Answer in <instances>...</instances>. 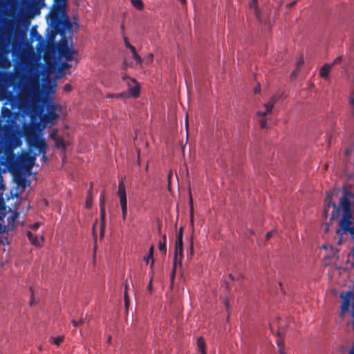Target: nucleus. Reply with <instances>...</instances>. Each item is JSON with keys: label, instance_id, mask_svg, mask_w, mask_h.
<instances>
[{"label": "nucleus", "instance_id": "1", "mask_svg": "<svg viewBox=\"0 0 354 354\" xmlns=\"http://www.w3.org/2000/svg\"><path fill=\"white\" fill-rule=\"evenodd\" d=\"M21 103L30 112L40 118L45 124H54L59 118L56 113L61 106L56 105L53 100L44 95L39 80L37 77H30L24 86L19 95Z\"/></svg>", "mask_w": 354, "mask_h": 354}, {"label": "nucleus", "instance_id": "2", "mask_svg": "<svg viewBox=\"0 0 354 354\" xmlns=\"http://www.w3.org/2000/svg\"><path fill=\"white\" fill-rule=\"evenodd\" d=\"M66 0H54L50 11L46 15L47 23L51 28V39L57 35H64L71 29L72 23L66 13Z\"/></svg>", "mask_w": 354, "mask_h": 354}, {"label": "nucleus", "instance_id": "3", "mask_svg": "<svg viewBox=\"0 0 354 354\" xmlns=\"http://www.w3.org/2000/svg\"><path fill=\"white\" fill-rule=\"evenodd\" d=\"M26 140L30 146H32L38 149L39 152H44L47 149V144L45 140L40 136L33 133L31 136H26Z\"/></svg>", "mask_w": 354, "mask_h": 354}, {"label": "nucleus", "instance_id": "4", "mask_svg": "<svg viewBox=\"0 0 354 354\" xmlns=\"http://www.w3.org/2000/svg\"><path fill=\"white\" fill-rule=\"evenodd\" d=\"M118 195L120 198V203L122 209V220L124 221L127 214V198L126 194V188L124 183L120 181L118 183Z\"/></svg>", "mask_w": 354, "mask_h": 354}, {"label": "nucleus", "instance_id": "5", "mask_svg": "<svg viewBox=\"0 0 354 354\" xmlns=\"http://www.w3.org/2000/svg\"><path fill=\"white\" fill-rule=\"evenodd\" d=\"M351 214H343L342 218L339 221L340 229H337L336 233L342 235L343 233L350 232L352 235L354 234V227H350Z\"/></svg>", "mask_w": 354, "mask_h": 354}, {"label": "nucleus", "instance_id": "6", "mask_svg": "<svg viewBox=\"0 0 354 354\" xmlns=\"http://www.w3.org/2000/svg\"><path fill=\"white\" fill-rule=\"evenodd\" d=\"M122 79L123 81H127L130 95L135 98L138 97L140 93V86L138 82L135 79L131 78L127 75L123 76Z\"/></svg>", "mask_w": 354, "mask_h": 354}, {"label": "nucleus", "instance_id": "7", "mask_svg": "<svg viewBox=\"0 0 354 354\" xmlns=\"http://www.w3.org/2000/svg\"><path fill=\"white\" fill-rule=\"evenodd\" d=\"M183 240H176L175 243V252H174V270L171 276V280L173 282L175 274H176V263L178 261V256L179 255L180 259L179 261L180 262L183 258Z\"/></svg>", "mask_w": 354, "mask_h": 354}, {"label": "nucleus", "instance_id": "8", "mask_svg": "<svg viewBox=\"0 0 354 354\" xmlns=\"http://www.w3.org/2000/svg\"><path fill=\"white\" fill-rule=\"evenodd\" d=\"M36 154L23 155L19 160L20 166L26 171H30L33 167L36 160Z\"/></svg>", "mask_w": 354, "mask_h": 354}, {"label": "nucleus", "instance_id": "9", "mask_svg": "<svg viewBox=\"0 0 354 354\" xmlns=\"http://www.w3.org/2000/svg\"><path fill=\"white\" fill-rule=\"evenodd\" d=\"M340 298L342 299L341 304V316H343L349 308L350 300L354 299V292L349 290L346 292H342Z\"/></svg>", "mask_w": 354, "mask_h": 354}, {"label": "nucleus", "instance_id": "10", "mask_svg": "<svg viewBox=\"0 0 354 354\" xmlns=\"http://www.w3.org/2000/svg\"><path fill=\"white\" fill-rule=\"evenodd\" d=\"M283 97V94L276 95L272 96L270 100L265 104L264 106L266 108L265 112H258L257 114L259 116H266L267 114L270 113L273 109L274 104Z\"/></svg>", "mask_w": 354, "mask_h": 354}, {"label": "nucleus", "instance_id": "11", "mask_svg": "<svg viewBox=\"0 0 354 354\" xmlns=\"http://www.w3.org/2000/svg\"><path fill=\"white\" fill-rule=\"evenodd\" d=\"M340 207L343 214H351V202L346 197H342L339 201Z\"/></svg>", "mask_w": 354, "mask_h": 354}, {"label": "nucleus", "instance_id": "12", "mask_svg": "<svg viewBox=\"0 0 354 354\" xmlns=\"http://www.w3.org/2000/svg\"><path fill=\"white\" fill-rule=\"evenodd\" d=\"M70 50L71 48L68 47V42L65 39L62 41L57 46V52L59 57Z\"/></svg>", "mask_w": 354, "mask_h": 354}, {"label": "nucleus", "instance_id": "13", "mask_svg": "<svg viewBox=\"0 0 354 354\" xmlns=\"http://www.w3.org/2000/svg\"><path fill=\"white\" fill-rule=\"evenodd\" d=\"M331 66L332 65L328 64H325L322 66L319 70V75L324 79H327L328 77Z\"/></svg>", "mask_w": 354, "mask_h": 354}, {"label": "nucleus", "instance_id": "14", "mask_svg": "<svg viewBox=\"0 0 354 354\" xmlns=\"http://www.w3.org/2000/svg\"><path fill=\"white\" fill-rule=\"evenodd\" d=\"M331 207H333V212L331 213L330 221L337 220L339 216V207L333 202L331 201Z\"/></svg>", "mask_w": 354, "mask_h": 354}, {"label": "nucleus", "instance_id": "15", "mask_svg": "<svg viewBox=\"0 0 354 354\" xmlns=\"http://www.w3.org/2000/svg\"><path fill=\"white\" fill-rule=\"evenodd\" d=\"M167 236L164 234L162 236V239L159 241L158 249L162 254H165L167 252Z\"/></svg>", "mask_w": 354, "mask_h": 354}, {"label": "nucleus", "instance_id": "16", "mask_svg": "<svg viewBox=\"0 0 354 354\" xmlns=\"http://www.w3.org/2000/svg\"><path fill=\"white\" fill-rule=\"evenodd\" d=\"M93 183L91 182L90 183V189L87 192L86 204H85V207L87 209H90L91 207V206H92L93 198H92V191H91V189L93 187Z\"/></svg>", "mask_w": 354, "mask_h": 354}, {"label": "nucleus", "instance_id": "17", "mask_svg": "<svg viewBox=\"0 0 354 354\" xmlns=\"http://www.w3.org/2000/svg\"><path fill=\"white\" fill-rule=\"evenodd\" d=\"M331 197H332V194L327 192V200H328V202L325 205L324 209V216L325 217V218H327V216L328 215L329 209L331 207V204H330V203H331Z\"/></svg>", "mask_w": 354, "mask_h": 354}, {"label": "nucleus", "instance_id": "18", "mask_svg": "<svg viewBox=\"0 0 354 354\" xmlns=\"http://www.w3.org/2000/svg\"><path fill=\"white\" fill-rule=\"evenodd\" d=\"M105 216H106L105 209L102 208V209H100V221H101V223H100L101 234L103 233V232L104 230V227H105Z\"/></svg>", "mask_w": 354, "mask_h": 354}, {"label": "nucleus", "instance_id": "19", "mask_svg": "<svg viewBox=\"0 0 354 354\" xmlns=\"http://www.w3.org/2000/svg\"><path fill=\"white\" fill-rule=\"evenodd\" d=\"M197 346L198 347V350L202 354H206L205 342L202 337L197 339Z\"/></svg>", "mask_w": 354, "mask_h": 354}, {"label": "nucleus", "instance_id": "20", "mask_svg": "<svg viewBox=\"0 0 354 354\" xmlns=\"http://www.w3.org/2000/svg\"><path fill=\"white\" fill-rule=\"evenodd\" d=\"M27 236L32 244H33L35 245H40V243H39L37 236L34 234L32 232L28 231L27 232Z\"/></svg>", "mask_w": 354, "mask_h": 354}, {"label": "nucleus", "instance_id": "21", "mask_svg": "<svg viewBox=\"0 0 354 354\" xmlns=\"http://www.w3.org/2000/svg\"><path fill=\"white\" fill-rule=\"evenodd\" d=\"M77 53V50L71 49L69 51L63 54L60 57L65 58L66 61L69 62L73 59V55Z\"/></svg>", "mask_w": 354, "mask_h": 354}, {"label": "nucleus", "instance_id": "22", "mask_svg": "<svg viewBox=\"0 0 354 354\" xmlns=\"http://www.w3.org/2000/svg\"><path fill=\"white\" fill-rule=\"evenodd\" d=\"M133 58L136 60L137 64H141L142 62V59L141 57L137 53L136 48L133 47L130 49Z\"/></svg>", "mask_w": 354, "mask_h": 354}, {"label": "nucleus", "instance_id": "23", "mask_svg": "<svg viewBox=\"0 0 354 354\" xmlns=\"http://www.w3.org/2000/svg\"><path fill=\"white\" fill-rule=\"evenodd\" d=\"M132 5L138 10H142L144 8V4L142 0H131Z\"/></svg>", "mask_w": 354, "mask_h": 354}, {"label": "nucleus", "instance_id": "24", "mask_svg": "<svg viewBox=\"0 0 354 354\" xmlns=\"http://www.w3.org/2000/svg\"><path fill=\"white\" fill-rule=\"evenodd\" d=\"M106 201V198L104 192H102L100 196V209H105V203Z\"/></svg>", "mask_w": 354, "mask_h": 354}, {"label": "nucleus", "instance_id": "25", "mask_svg": "<svg viewBox=\"0 0 354 354\" xmlns=\"http://www.w3.org/2000/svg\"><path fill=\"white\" fill-rule=\"evenodd\" d=\"M17 181L19 185H23L24 187H25L26 184L30 183V181L28 179L22 176H18L17 178Z\"/></svg>", "mask_w": 354, "mask_h": 354}, {"label": "nucleus", "instance_id": "26", "mask_svg": "<svg viewBox=\"0 0 354 354\" xmlns=\"http://www.w3.org/2000/svg\"><path fill=\"white\" fill-rule=\"evenodd\" d=\"M153 246L151 245L150 247L149 251V258H151V262L150 263L151 270L153 269V266H154V259L153 258Z\"/></svg>", "mask_w": 354, "mask_h": 354}, {"label": "nucleus", "instance_id": "27", "mask_svg": "<svg viewBox=\"0 0 354 354\" xmlns=\"http://www.w3.org/2000/svg\"><path fill=\"white\" fill-rule=\"evenodd\" d=\"M55 142L57 148H62L63 149H65V143L63 139L58 138L57 140L55 141Z\"/></svg>", "mask_w": 354, "mask_h": 354}, {"label": "nucleus", "instance_id": "28", "mask_svg": "<svg viewBox=\"0 0 354 354\" xmlns=\"http://www.w3.org/2000/svg\"><path fill=\"white\" fill-rule=\"evenodd\" d=\"M50 340L55 344L59 346L63 342L64 337L63 336H59V337H50Z\"/></svg>", "mask_w": 354, "mask_h": 354}, {"label": "nucleus", "instance_id": "29", "mask_svg": "<svg viewBox=\"0 0 354 354\" xmlns=\"http://www.w3.org/2000/svg\"><path fill=\"white\" fill-rule=\"evenodd\" d=\"M127 288H128L127 284H126L125 285V290H124V304H125L126 308H128L129 304V297L128 295Z\"/></svg>", "mask_w": 354, "mask_h": 354}, {"label": "nucleus", "instance_id": "30", "mask_svg": "<svg viewBox=\"0 0 354 354\" xmlns=\"http://www.w3.org/2000/svg\"><path fill=\"white\" fill-rule=\"evenodd\" d=\"M71 67V65L68 64L66 61L60 64L59 71H66L69 69Z\"/></svg>", "mask_w": 354, "mask_h": 354}, {"label": "nucleus", "instance_id": "31", "mask_svg": "<svg viewBox=\"0 0 354 354\" xmlns=\"http://www.w3.org/2000/svg\"><path fill=\"white\" fill-rule=\"evenodd\" d=\"M189 206H190V214H191V218H193V212H194V207H193V198L191 192H189Z\"/></svg>", "mask_w": 354, "mask_h": 354}, {"label": "nucleus", "instance_id": "32", "mask_svg": "<svg viewBox=\"0 0 354 354\" xmlns=\"http://www.w3.org/2000/svg\"><path fill=\"white\" fill-rule=\"evenodd\" d=\"M261 118L259 120V124H260L261 127L262 129H263V128L266 127L267 122H266V120L265 119L266 116H261Z\"/></svg>", "mask_w": 354, "mask_h": 354}, {"label": "nucleus", "instance_id": "33", "mask_svg": "<svg viewBox=\"0 0 354 354\" xmlns=\"http://www.w3.org/2000/svg\"><path fill=\"white\" fill-rule=\"evenodd\" d=\"M183 227H180L179 228L178 232L177 234L176 240H183Z\"/></svg>", "mask_w": 354, "mask_h": 354}, {"label": "nucleus", "instance_id": "34", "mask_svg": "<svg viewBox=\"0 0 354 354\" xmlns=\"http://www.w3.org/2000/svg\"><path fill=\"white\" fill-rule=\"evenodd\" d=\"M153 274V269L151 270V277L150 278V280H149V284H148V286H147V289H148V290L149 291L150 293L152 292Z\"/></svg>", "mask_w": 354, "mask_h": 354}, {"label": "nucleus", "instance_id": "35", "mask_svg": "<svg viewBox=\"0 0 354 354\" xmlns=\"http://www.w3.org/2000/svg\"><path fill=\"white\" fill-rule=\"evenodd\" d=\"M50 138L55 141L56 140H57L58 138V136H57V130H55L53 131L50 134Z\"/></svg>", "mask_w": 354, "mask_h": 354}, {"label": "nucleus", "instance_id": "36", "mask_svg": "<svg viewBox=\"0 0 354 354\" xmlns=\"http://www.w3.org/2000/svg\"><path fill=\"white\" fill-rule=\"evenodd\" d=\"M124 44H125L126 48H129V49L130 50V49H131V48L134 47L133 46H132V45L129 43V40H128V38H127V37H124Z\"/></svg>", "mask_w": 354, "mask_h": 354}, {"label": "nucleus", "instance_id": "37", "mask_svg": "<svg viewBox=\"0 0 354 354\" xmlns=\"http://www.w3.org/2000/svg\"><path fill=\"white\" fill-rule=\"evenodd\" d=\"M84 323V321L83 319H80V321L77 322L75 320H73L72 321V324L73 325L74 327H77V326H80L81 324H82Z\"/></svg>", "mask_w": 354, "mask_h": 354}, {"label": "nucleus", "instance_id": "38", "mask_svg": "<svg viewBox=\"0 0 354 354\" xmlns=\"http://www.w3.org/2000/svg\"><path fill=\"white\" fill-rule=\"evenodd\" d=\"M343 193H344V196L343 197H346L348 198V196H353V194L352 192H348V190H346V189H343Z\"/></svg>", "mask_w": 354, "mask_h": 354}, {"label": "nucleus", "instance_id": "39", "mask_svg": "<svg viewBox=\"0 0 354 354\" xmlns=\"http://www.w3.org/2000/svg\"><path fill=\"white\" fill-rule=\"evenodd\" d=\"M277 344L278 345L279 348L280 347H283V348L284 349V344H283V342L282 339H280V338L277 339Z\"/></svg>", "mask_w": 354, "mask_h": 354}, {"label": "nucleus", "instance_id": "40", "mask_svg": "<svg viewBox=\"0 0 354 354\" xmlns=\"http://www.w3.org/2000/svg\"><path fill=\"white\" fill-rule=\"evenodd\" d=\"M64 90L66 91V92H70L72 91V86L71 84H66L64 87Z\"/></svg>", "mask_w": 354, "mask_h": 354}, {"label": "nucleus", "instance_id": "41", "mask_svg": "<svg viewBox=\"0 0 354 354\" xmlns=\"http://www.w3.org/2000/svg\"><path fill=\"white\" fill-rule=\"evenodd\" d=\"M127 96V94L126 93H120L115 94V97H117V98H124V97H126Z\"/></svg>", "mask_w": 354, "mask_h": 354}, {"label": "nucleus", "instance_id": "42", "mask_svg": "<svg viewBox=\"0 0 354 354\" xmlns=\"http://www.w3.org/2000/svg\"><path fill=\"white\" fill-rule=\"evenodd\" d=\"M41 154V159L43 160L44 162H46L48 160V158L46 157V150H44V152H39Z\"/></svg>", "mask_w": 354, "mask_h": 354}, {"label": "nucleus", "instance_id": "43", "mask_svg": "<svg viewBox=\"0 0 354 354\" xmlns=\"http://www.w3.org/2000/svg\"><path fill=\"white\" fill-rule=\"evenodd\" d=\"M40 223L39 222H35L30 227L33 230H35V229H37L39 226H40Z\"/></svg>", "mask_w": 354, "mask_h": 354}, {"label": "nucleus", "instance_id": "44", "mask_svg": "<svg viewBox=\"0 0 354 354\" xmlns=\"http://www.w3.org/2000/svg\"><path fill=\"white\" fill-rule=\"evenodd\" d=\"M273 233H274L273 231L268 232L266 235V239L268 240L270 237H272V236L273 235Z\"/></svg>", "mask_w": 354, "mask_h": 354}, {"label": "nucleus", "instance_id": "45", "mask_svg": "<svg viewBox=\"0 0 354 354\" xmlns=\"http://www.w3.org/2000/svg\"><path fill=\"white\" fill-rule=\"evenodd\" d=\"M30 291H31L32 299H31V300H30V306H32V305L35 304V301H34V299H33V295H34V293H33V291H32V288H30Z\"/></svg>", "mask_w": 354, "mask_h": 354}, {"label": "nucleus", "instance_id": "46", "mask_svg": "<svg viewBox=\"0 0 354 354\" xmlns=\"http://www.w3.org/2000/svg\"><path fill=\"white\" fill-rule=\"evenodd\" d=\"M341 60V57H337L334 61H333V63L332 65L333 64H337L340 62Z\"/></svg>", "mask_w": 354, "mask_h": 354}, {"label": "nucleus", "instance_id": "47", "mask_svg": "<svg viewBox=\"0 0 354 354\" xmlns=\"http://www.w3.org/2000/svg\"><path fill=\"white\" fill-rule=\"evenodd\" d=\"M193 252H194V248H193V243L192 242H191L190 243V257H192L193 255Z\"/></svg>", "mask_w": 354, "mask_h": 354}, {"label": "nucleus", "instance_id": "48", "mask_svg": "<svg viewBox=\"0 0 354 354\" xmlns=\"http://www.w3.org/2000/svg\"><path fill=\"white\" fill-rule=\"evenodd\" d=\"M279 354H287L283 347H280L279 349Z\"/></svg>", "mask_w": 354, "mask_h": 354}, {"label": "nucleus", "instance_id": "49", "mask_svg": "<svg viewBox=\"0 0 354 354\" xmlns=\"http://www.w3.org/2000/svg\"><path fill=\"white\" fill-rule=\"evenodd\" d=\"M257 2H258V0H252V3L250 4V6L251 7L256 6V5L257 4Z\"/></svg>", "mask_w": 354, "mask_h": 354}, {"label": "nucleus", "instance_id": "50", "mask_svg": "<svg viewBox=\"0 0 354 354\" xmlns=\"http://www.w3.org/2000/svg\"><path fill=\"white\" fill-rule=\"evenodd\" d=\"M254 91L255 93H259L260 92L259 85L254 88Z\"/></svg>", "mask_w": 354, "mask_h": 354}, {"label": "nucleus", "instance_id": "51", "mask_svg": "<svg viewBox=\"0 0 354 354\" xmlns=\"http://www.w3.org/2000/svg\"><path fill=\"white\" fill-rule=\"evenodd\" d=\"M304 62V59L301 58L297 62V67H299L300 65L303 64Z\"/></svg>", "mask_w": 354, "mask_h": 354}, {"label": "nucleus", "instance_id": "52", "mask_svg": "<svg viewBox=\"0 0 354 354\" xmlns=\"http://www.w3.org/2000/svg\"><path fill=\"white\" fill-rule=\"evenodd\" d=\"M144 260L145 261L146 263L147 264V263H149V260L151 261V258H149V255H148L147 257L144 258Z\"/></svg>", "mask_w": 354, "mask_h": 354}, {"label": "nucleus", "instance_id": "53", "mask_svg": "<svg viewBox=\"0 0 354 354\" xmlns=\"http://www.w3.org/2000/svg\"><path fill=\"white\" fill-rule=\"evenodd\" d=\"M352 317L353 318V330H354V304L353 305V313H352Z\"/></svg>", "mask_w": 354, "mask_h": 354}, {"label": "nucleus", "instance_id": "54", "mask_svg": "<svg viewBox=\"0 0 354 354\" xmlns=\"http://www.w3.org/2000/svg\"><path fill=\"white\" fill-rule=\"evenodd\" d=\"M107 97H109V98L115 97V95L109 94V95H107Z\"/></svg>", "mask_w": 354, "mask_h": 354}, {"label": "nucleus", "instance_id": "55", "mask_svg": "<svg viewBox=\"0 0 354 354\" xmlns=\"http://www.w3.org/2000/svg\"><path fill=\"white\" fill-rule=\"evenodd\" d=\"M328 231H329V227H328V225H327V227L324 230V232L327 233Z\"/></svg>", "mask_w": 354, "mask_h": 354}, {"label": "nucleus", "instance_id": "56", "mask_svg": "<svg viewBox=\"0 0 354 354\" xmlns=\"http://www.w3.org/2000/svg\"><path fill=\"white\" fill-rule=\"evenodd\" d=\"M229 277L230 278V279H231L232 281H234V277L232 276V274H229Z\"/></svg>", "mask_w": 354, "mask_h": 354}, {"label": "nucleus", "instance_id": "57", "mask_svg": "<svg viewBox=\"0 0 354 354\" xmlns=\"http://www.w3.org/2000/svg\"><path fill=\"white\" fill-rule=\"evenodd\" d=\"M225 285H226V289L229 290L230 289V286H229L228 282H225Z\"/></svg>", "mask_w": 354, "mask_h": 354}, {"label": "nucleus", "instance_id": "58", "mask_svg": "<svg viewBox=\"0 0 354 354\" xmlns=\"http://www.w3.org/2000/svg\"><path fill=\"white\" fill-rule=\"evenodd\" d=\"M296 75V71H292L291 76H295Z\"/></svg>", "mask_w": 354, "mask_h": 354}, {"label": "nucleus", "instance_id": "59", "mask_svg": "<svg viewBox=\"0 0 354 354\" xmlns=\"http://www.w3.org/2000/svg\"><path fill=\"white\" fill-rule=\"evenodd\" d=\"M3 49V46L1 45V44L0 43V52H1Z\"/></svg>", "mask_w": 354, "mask_h": 354}, {"label": "nucleus", "instance_id": "60", "mask_svg": "<svg viewBox=\"0 0 354 354\" xmlns=\"http://www.w3.org/2000/svg\"><path fill=\"white\" fill-rule=\"evenodd\" d=\"M182 3H185L186 0H179Z\"/></svg>", "mask_w": 354, "mask_h": 354}, {"label": "nucleus", "instance_id": "61", "mask_svg": "<svg viewBox=\"0 0 354 354\" xmlns=\"http://www.w3.org/2000/svg\"><path fill=\"white\" fill-rule=\"evenodd\" d=\"M351 104L354 106V98L351 100Z\"/></svg>", "mask_w": 354, "mask_h": 354}, {"label": "nucleus", "instance_id": "62", "mask_svg": "<svg viewBox=\"0 0 354 354\" xmlns=\"http://www.w3.org/2000/svg\"><path fill=\"white\" fill-rule=\"evenodd\" d=\"M111 337H109V339H108V342H111Z\"/></svg>", "mask_w": 354, "mask_h": 354}, {"label": "nucleus", "instance_id": "63", "mask_svg": "<svg viewBox=\"0 0 354 354\" xmlns=\"http://www.w3.org/2000/svg\"><path fill=\"white\" fill-rule=\"evenodd\" d=\"M225 306H226L227 308H228V303L227 302L225 303Z\"/></svg>", "mask_w": 354, "mask_h": 354}, {"label": "nucleus", "instance_id": "64", "mask_svg": "<svg viewBox=\"0 0 354 354\" xmlns=\"http://www.w3.org/2000/svg\"><path fill=\"white\" fill-rule=\"evenodd\" d=\"M75 26H76L77 27H78V26H79L78 24L75 23Z\"/></svg>", "mask_w": 354, "mask_h": 354}]
</instances>
